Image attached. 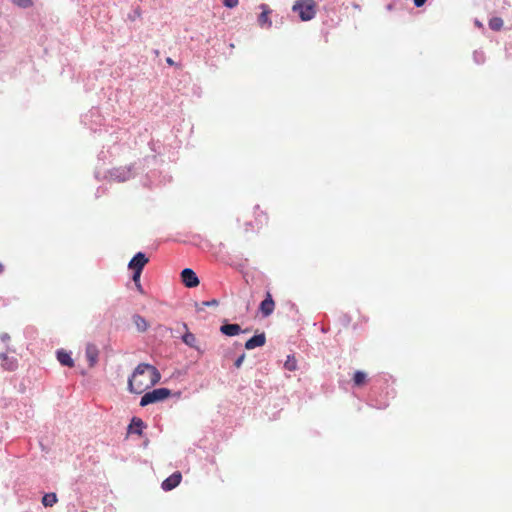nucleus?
<instances>
[{
    "label": "nucleus",
    "mask_w": 512,
    "mask_h": 512,
    "mask_svg": "<svg viewBox=\"0 0 512 512\" xmlns=\"http://www.w3.org/2000/svg\"><path fill=\"white\" fill-rule=\"evenodd\" d=\"M160 379L161 374L155 366L140 363L128 379V390L131 393L141 394L157 384Z\"/></svg>",
    "instance_id": "nucleus-1"
},
{
    "label": "nucleus",
    "mask_w": 512,
    "mask_h": 512,
    "mask_svg": "<svg viewBox=\"0 0 512 512\" xmlns=\"http://www.w3.org/2000/svg\"><path fill=\"white\" fill-rule=\"evenodd\" d=\"M15 5L21 8H29L33 6L32 0H11Z\"/></svg>",
    "instance_id": "nucleus-22"
},
{
    "label": "nucleus",
    "mask_w": 512,
    "mask_h": 512,
    "mask_svg": "<svg viewBox=\"0 0 512 512\" xmlns=\"http://www.w3.org/2000/svg\"><path fill=\"white\" fill-rule=\"evenodd\" d=\"M275 308V302L270 292H267L266 298L260 303V311L264 317L270 316Z\"/></svg>",
    "instance_id": "nucleus-9"
},
{
    "label": "nucleus",
    "mask_w": 512,
    "mask_h": 512,
    "mask_svg": "<svg viewBox=\"0 0 512 512\" xmlns=\"http://www.w3.org/2000/svg\"><path fill=\"white\" fill-rule=\"evenodd\" d=\"M182 340L183 342L190 346V347H193L195 348L196 347V337L193 333L187 331L183 336H182Z\"/></svg>",
    "instance_id": "nucleus-19"
},
{
    "label": "nucleus",
    "mask_w": 512,
    "mask_h": 512,
    "mask_svg": "<svg viewBox=\"0 0 512 512\" xmlns=\"http://www.w3.org/2000/svg\"><path fill=\"white\" fill-rule=\"evenodd\" d=\"M265 342H266V337H265L264 333L254 335L253 337H251L250 339H248L246 341L245 348L247 350H252L256 347L263 346L265 344Z\"/></svg>",
    "instance_id": "nucleus-11"
},
{
    "label": "nucleus",
    "mask_w": 512,
    "mask_h": 512,
    "mask_svg": "<svg viewBox=\"0 0 512 512\" xmlns=\"http://www.w3.org/2000/svg\"><path fill=\"white\" fill-rule=\"evenodd\" d=\"M254 220L245 222V232H254L260 230L268 223V215L259 206H255L252 211Z\"/></svg>",
    "instance_id": "nucleus-3"
},
{
    "label": "nucleus",
    "mask_w": 512,
    "mask_h": 512,
    "mask_svg": "<svg viewBox=\"0 0 512 512\" xmlns=\"http://www.w3.org/2000/svg\"><path fill=\"white\" fill-rule=\"evenodd\" d=\"M0 357L2 359V367L8 371H14L17 366L18 362L15 357H9L5 353L0 354Z\"/></svg>",
    "instance_id": "nucleus-12"
},
{
    "label": "nucleus",
    "mask_w": 512,
    "mask_h": 512,
    "mask_svg": "<svg viewBox=\"0 0 512 512\" xmlns=\"http://www.w3.org/2000/svg\"><path fill=\"white\" fill-rule=\"evenodd\" d=\"M292 10L298 13L302 21H309L316 15V2L314 0H297Z\"/></svg>",
    "instance_id": "nucleus-2"
},
{
    "label": "nucleus",
    "mask_w": 512,
    "mask_h": 512,
    "mask_svg": "<svg viewBox=\"0 0 512 512\" xmlns=\"http://www.w3.org/2000/svg\"><path fill=\"white\" fill-rule=\"evenodd\" d=\"M244 359H245V354L243 353L242 355H240V356L236 359V361H235V363H234L235 367H236V368H240V367H241V365H242V363H243V361H244Z\"/></svg>",
    "instance_id": "nucleus-26"
},
{
    "label": "nucleus",
    "mask_w": 512,
    "mask_h": 512,
    "mask_svg": "<svg viewBox=\"0 0 512 512\" xmlns=\"http://www.w3.org/2000/svg\"><path fill=\"white\" fill-rule=\"evenodd\" d=\"M149 262L148 257L142 253L138 252L135 256L130 260L128 264V268L133 271V273H142L143 268Z\"/></svg>",
    "instance_id": "nucleus-5"
},
{
    "label": "nucleus",
    "mask_w": 512,
    "mask_h": 512,
    "mask_svg": "<svg viewBox=\"0 0 512 512\" xmlns=\"http://www.w3.org/2000/svg\"><path fill=\"white\" fill-rule=\"evenodd\" d=\"M259 8L261 9V13L258 16L259 26L267 28L271 27L272 22L270 20V14L272 10L269 8L267 4H261Z\"/></svg>",
    "instance_id": "nucleus-8"
},
{
    "label": "nucleus",
    "mask_w": 512,
    "mask_h": 512,
    "mask_svg": "<svg viewBox=\"0 0 512 512\" xmlns=\"http://www.w3.org/2000/svg\"><path fill=\"white\" fill-rule=\"evenodd\" d=\"M414 1V5L416 7H421L424 5V3L426 2V0H413Z\"/></svg>",
    "instance_id": "nucleus-27"
},
{
    "label": "nucleus",
    "mask_w": 512,
    "mask_h": 512,
    "mask_svg": "<svg viewBox=\"0 0 512 512\" xmlns=\"http://www.w3.org/2000/svg\"><path fill=\"white\" fill-rule=\"evenodd\" d=\"M354 385L361 387L367 383V374L363 371H356L353 376Z\"/></svg>",
    "instance_id": "nucleus-17"
},
{
    "label": "nucleus",
    "mask_w": 512,
    "mask_h": 512,
    "mask_svg": "<svg viewBox=\"0 0 512 512\" xmlns=\"http://www.w3.org/2000/svg\"><path fill=\"white\" fill-rule=\"evenodd\" d=\"M133 323L139 332H145L149 328L146 319L138 314L133 316Z\"/></svg>",
    "instance_id": "nucleus-16"
},
{
    "label": "nucleus",
    "mask_w": 512,
    "mask_h": 512,
    "mask_svg": "<svg viewBox=\"0 0 512 512\" xmlns=\"http://www.w3.org/2000/svg\"><path fill=\"white\" fill-rule=\"evenodd\" d=\"M140 277H141V273H133V282L135 283L137 289L140 291V292H143V289H142V286H141V283H140Z\"/></svg>",
    "instance_id": "nucleus-23"
},
{
    "label": "nucleus",
    "mask_w": 512,
    "mask_h": 512,
    "mask_svg": "<svg viewBox=\"0 0 512 512\" xmlns=\"http://www.w3.org/2000/svg\"><path fill=\"white\" fill-rule=\"evenodd\" d=\"M220 331L226 336H236L241 332V327L238 324H224Z\"/></svg>",
    "instance_id": "nucleus-14"
},
{
    "label": "nucleus",
    "mask_w": 512,
    "mask_h": 512,
    "mask_svg": "<svg viewBox=\"0 0 512 512\" xmlns=\"http://www.w3.org/2000/svg\"><path fill=\"white\" fill-rule=\"evenodd\" d=\"M490 29L499 31L503 27V20L500 17H493L489 21Z\"/></svg>",
    "instance_id": "nucleus-20"
},
{
    "label": "nucleus",
    "mask_w": 512,
    "mask_h": 512,
    "mask_svg": "<svg viewBox=\"0 0 512 512\" xmlns=\"http://www.w3.org/2000/svg\"><path fill=\"white\" fill-rule=\"evenodd\" d=\"M181 480L182 474L179 471H176L162 482L161 488L164 491H170L176 488L180 484Z\"/></svg>",
    "instance_id": "nucleus-7"
},
{
    "label": "nucleus",
    "mask_w": 512,
    "mask_h": 512,
    "mask_svg": "<svg viewBox=\"0 0 512 512\" xmlns=\"http://www.w3.org/2000/svg\"><path fill=\"white\" fill-rule=\"evenodd\" d=\"M170 395H171V391L167 388L154 389L150 392H146L142 396V398L140 400V405L144 407V406H147L152 403L163 401V400L167 399Z\"/></svg>",
    "instance_id": "nucleus-4"
},
{
    "label": "nucleus",
    "mask_w": 512,
    "mask_h": 512,
    "mask_svg": "<svg viewBox=\"0 0 512 512\" xmlns=\"http://www.w3.org/2000/svg\"><path fill=\"white\" fill-rule=\"evenodd\" d=\"M284 367L289 371H294L297 368V361L294 356H288Z\"/></svg>",
    "instance_id": "nucleus-21"
},
{
    "label": "nucleus",
    "mask_w": 512,
    "mask_h": 512,
    "mask_svg": "<svg viewBox=\"0 0 512 512\" xmlns=\"http://www.w3.org/2000/svg\"><path fill=\"white\" fill-rule=\"evenodd\" d=\"M57 496L55 493H47L42 498V504L45 507H52L54 504L57 503Z\"/></svg>",
    "instance_id": "nucleus-18"
},
{
    "label": "nucleus",
    "mask_w": 512,
    "mask_h": 512,
    "mask_svg": "<svg viewBox=\"0 0 512 512\" xmlns=\"http://www.w3.org/2000/svg\"><path fill=\"white\" fill-rule=\"evenodd\" d=\"M57 360L63 366H67V367H73L74 366V361L71 358L70 353L65 351V350H59L57 352Z\"/></svg>",
    "instance_id": "nucleus-13"
},
{
    "label": "nucleus",
    "mask_w": 512,
    "mask_h": 512,
    "mask_svg": "<svg viewBox=\"0 0 512 512\" xmlns=\"http://www.w3.org/2000/svg\"><path fill=\"white\" fill-rule=\"evenodd\" d=\"M144 427H145V424L142 421V419L134 417L132 419V421H131V424L129 425V430L132 433H136L138 435H141L142 434V430H143Z\"/></svg>",
    "instance_id": "nucleus-15"
},
{
    "label": "nucleus",
    "mask_w": 512,
    "mask_h": 512,
    "mask_svg": "<svg viewBox=\"0 0 512 512\" xmlns=\"http://www.w3.org/2000/svg\"><path fill=\"white\" fill-rule=\"evenodd\" d=\"M181 280L183 284L188 288H194L199 285V279L196 273L190 268H185L182 270Z\"/></svg>",
    "instance_id": "nucleus-6"
},
{
    "label": "nucleus",
    "mask_w": 512,
    "mask_h": 512,
    "mask_svg": "<svg viewBox=\"0 0 512 512\" xmlns=\"http://www.w3.org/2000/svg\"><path fill=\"white\" fill-rule=\"evenodd\" d=\"M218 302L216 300H211V301H203L201 303V306L202 307H198V310H202L203 307H207V306H213V305H217Z\"/></svg>",
    "instance_id": "nucleus-25"
},
{
    "label": "nucleus",
    "mask_w": 512,
    "mask_h": 512,
    "mask_svg": "<svg viewBox=\"0 0 512 512\" xmlns=\"http://www.w3.org/2000/svg\"><path fill=\"white\" fill-rule=\"evenodd\" d=\"M4 272V265L0 262V274Z\"/></svg>",
    "instance_id": "nucleus-30"
},
{
    "label": "nucleus",
    "mask_w": 512,
    "mask_h": 512,
    "mask_svg": "<svg viewBox=\"0 0 512 512\" xmlns=\"http://www.w3.org/2000/svg\"><path fill=\"white\" fill-rule=\"evenodd\" d=\"M238 0H224L223 4L228 8H234L238 5Z\"/></svg>",
    "instance_id": "nucleus-24"
},
{
    "label": "nucleus",
    "mask_w": 512,
    "mask_h": 512,
    "mask_svg": "<svg viewBox=\"0 0 512 512\" xmlns=\"http://www.w3.org/2000/svg\"><path fill=\"white\" fill-rule=\"evenodd\" d=\"M166 63H167L168 65H170V66L175 65V62H174V61H173V59H172V58H170V57L166 58Z\"/></svg>",
    "instance_id": "nucleus-29"
},
{
    "label": "nucleus",
    "mask_w": 512,
    "mask_h": 512,
    "mask_svg": "<svg viewBox=\"0 0 512 512\" xmlns=\"http://www.w3.org/2000/svg\"><path fill=\"white\" fill-rule=\"evenodd\" d=\"M85 355L87 360L89 361V366L93 367L97 363L99 357V350L97 346L92 343L87 344L85 349Z\"/></svg>",
    "instance_id": "nucleus-10"
},
{
    "label": "nucleus",
    "mask_w": 512,
    "mask_h": 512,
    "mask_svg": "<svg viewBox=\"0 0 512 512\" xmlns=\"http://www.w3.org/2000/svg\"><path fill=\"white\" fill-rule=\"evenodd\" d=\"M1 340L3 342H8L10 340V336L7 333L1 335Z\"/></svg>",
    "instance_id": "nucleus-28"
}]
</instances>
